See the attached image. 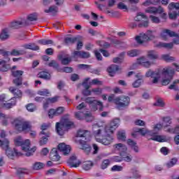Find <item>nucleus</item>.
<instances>
[{"mask_svg":"<svg viewBox=\"0 0 179 179\" xmlns=\"http://www.w3.org/2000/svg\"><path fill=\"white\" fill-rule=\"evenodd\" d=\"M118 125H120V120L115 119L105 127L93 126V135L96 142L106 146L111 144L114 138L110 134H113L118 128Z\"/></svg>","mask_w":179,"mask_h":179,"instance_id":"nucleus-1","label":"nucleus"},{"mask_svg":"<svg viewBox=\"0 0 179 179\" xmlns=\"http://www.w3.org/2000/svg\"><path fill=\"white\" fill-rule=\"evenodd\" d=\"M11 124L15 131L17 132H30V136L31 138H36L37 133L36 131H32L31 122L26 121L22 118L17 117L15 118L11 122Z\"/></svg>","mask_w":179,"mask_h":179,"instance_id":"nucleus-2","label":"nucleus"},{"mask_svg":"<svg viewBox=\"0 0 179 179\" xmlns=\"http://www.w3.org/2000/svg\"><path fill=\"white\" fill-rule=\"evenodd\" d=\"M15 145L16 146H21L22 150L26 152L25 156H27L28 157L33 156V153H34L37 149L36 147L30 148V140L27 139L23 141V139L20 136H18L15 139Z\"/></svg>","mask_w":179,"mask_h":179,"instance_id":"nucleus-3","label":"nucleus"},{"mask_svg":"<svg viewBox=\"0 0 179 179\" xmlns=\"http://www.w3.org/2000/svg\"><path fill=\"white\" fill-rule=\"evenodd\" d=\"M75 127L73 122L69 118H63L61 122L56 123V131L58 135L62 136L65 134L66 129H71Z\"/></svg>","mask_w":179,"mask_h":179,"instance_id":"nucleus-4","label":"nucleus"},{"mask_svg":"<svg viewBox=\"0 0 179 179\" xmlns=\"http://www.w3.org/2000/svg\"><path fill=\"white\" fill-rule=\"evenodd\" d=\"M141 135L142 136H145L146 135L148 141H155L156 142H166V136L157 135V132L152 131L148 129L141 128L140 131Z\"/></svg>","mask_w":179,"mask_h":179,"instance_id":"nucleus-5","label":"nucleus"},{"mask_svg":"<svg viewBox=\"0 0 179 179\" xmlns=\"http://www.w3.org/2000/svg\"><path fill=\"white\" fill-rule=\"evenodd\" d=\"M0 148L6 151V155L9 159H13L15 156H22V153L17 152L16 148H14V151H12L9 148V140L6 138L3 141L0 140Z\"/></svg>","mask_w":179,"mask_h":179,"instance_id":"nucleus-6","label":"nucleus"},{"mask_svg":"<svg viewBox=\"0 0 179 179\" xmlns=\"http://www.w3.org/2000/svg\"><path fill=\"white\" fill-rule=\"evenodd\" d=\"M162 76H164L162 80V86H167L173 80V78L174 77V74L176 73V71L174 69L168 66L162 70Z\"/></svg>","mask_w":179,"mask_h":179,"instance_id":"nucleus-7","label":"nucleus"},{"mask_svg":"<svg viewBox=\"0 0 179 179\" xmlns=\"http://www.w3.org/2000/svg\"><path fill=\"white\" fill-rule=\"evenodd\" d=\"M114 103L116 105L117 110H122L129 107L131 104V98L128 96H117L114 99Z\"/></svg>","mask_w":179,"mask_h":179,"instance_id":"nucleus-8","label":"nucleus"},{"mask_svg":"<svg viewBox=\"0 0 179 179\" xmlns=\"http://www.w3.org/2000/svg\"><path fill=\"white\" fill-rule=\"evenodd\" d=\"M85 101L90 106L93 111H96L98 108L99 111H103V103L101 101L94 100L92 97L86 98Z\"/></svg>","mask_w":179,"mask_h":179,"instance_id":"nucleus-9","label":"nucleus"},{"mask_svg":"<svg viewBox=\"0 0 179 179\" xmlns=\"http://www.w3.org/2000/svg\"><path fill=\"white\" fill-rule=\"evenodd\" d=\"M134 20L136 22H141L138 24V27H148L149 26V20H148V17L142 13H138L135 17Z\"/></svg>","mask_w":179,"mask_h":179,"instance_id":"nucleus-10","label":"nucleus"},{"mask_svg":"<svg viewBox=\"0 0 179 179\" xmlns=\"http://www.w3.org/2000/svg\"><path fill=\"white\" fill-rule=\"evenodd\" d=\"M91 136H92V134H90V131L89 130L80 129L77 132V138H83L85 142H87L88 141H90Z\"/></svg>","mask_w":179,"mask_h":179,"instance_id":"nucleus-11","label":"nucleus"},{"mask_svg":"<svg viewBox=\"0 0 179 179\" xmlns=\"http://www.w3.org/2000/svg\"><path fill=\"white\" fill-rule=\"evenodd\" d=\"M167 36H169V37H178V34L170 29H163L160 34V36L163 40H167Z\"/></svg>","mask_w":179,"mask_h":179,"instance_id":"nucleus-12","label":"nucleus"},{"mask_svg":"<svg viewBox=\"0 0 179 179\" xmlns=\"http://www.w3.org/2000/svg\"><path fill=\"white\" fill-rule=\"evenodd\" d=\"M164 12V9L162 6H158V8L156 7H148L145 9V13H150L152 15H156L157 13H163Z\"/></svg>","mask_w":179,"mask_h":179,"instance_id":"nucleus-13","label":"nucleus"},{"mask_svg":"<svg viewBox=\"0 0 179 179\" xmlns=\"http://www.w3.org/2000/svg\"><path fill=\"white\" fill-rule=\"evenodd\" d=\"M113 148L115 150V152H119L120 156L121 155H124V153H127V150H128V148L127 145L122 143H117L113 145Z\"/></svg>","mask_w":179,"mask_h":179,"instance_id":"nucleus-14","label":"nucleus"},{"mask_svg":"<svg viewBox=\"0 0 179 179\" xmlns=\"http://www.w3.org/2000/svg\"><path fill=\"white\" fill-rule=\"evenodd\" d=\"M57 148L60 152H62V153H63V155H64V156L69 155V153L71 152V146L66 145L64 143H59L58 145Z\"/></svg>","mask_w":179,"mask_h":179,"instance_id":"nucleus-15","label":"nucleus"},{"mask_svg":"<svg viewBox=\"0 0 179 179\" xmlns=\"http://www.w3.org/2000/svg\"><path fill=\"white\" fill-rule=\"evenodd\" d=\"M67 163L70 167H79L80 166V161L76 158V155L71 156L67 161Z\"/></svg>","mask_w":179,"mask_h":179,"instance_id":"nucleus-16","label":"nucleus"},{"mask_svg":"<svg viewBox=\"0 0 179 179\" xmlns=\"http://www.w3.org/2000/svg\"><path fill=\"white\" fill-rule=\"evenodd\" d=\"M67 163L70 167H79L80 166V161L76 158V155L71 156L67 161Z\"/></svg>","mask_w":179,"mask_h":179,"instance_id":"nucleus-17","label":"nucleus"},{"mask_svg":"<svg viewBox=\"0 0 179 179\" xmlns=\"http://www.w3.org/2000/svg\"><path fill=\"white\" fill-rule=\"evenodd\" d=\"M137 64H138L139 65H141L142 66H144V68H150V65H152V63L148 61V59H146V57H145V56H143L137 59Z\"/></svg>","mask_w":179,"mask_h":179,"instance_id":"nucleus-18","label":"nucleus"},{"mask_svg":"<svg viewBox=\"0 0 179 179\" xmlns=\"http://www.w3.org/2000/svg\"><path fill=\"white\" fill-rule=\"evenodd\" d=\"M150 41L152 40L148 37L146 34H141L139 36L136 37V41L138 44H143V43Z\"/></svg>","mask_w":179,"mask_h":179,"instance_id":"nucleus-19","label":"nucleus"},{"mask_svg":"<svg viewBox=\"0 0 179 179\" xmlns=\"http://www.w3.org/2000/svg\"><path fill=\"white\" fill-rule=\"evenodd\" d=\"M50 158L52 162H58L59 159H61V157L58 155V150H57V148L52 149L50 154Z\"/></svg>","mask_w":179,"mask_h":179,"instance_id":"nucleus-20","label":"nucleus"},{"mask_svg":"<svg viewBox=\"0 0 179 179\" xmlns=\"http://www.w3.org/2000/svg\"><path fill=\"white\" fill-rule=\"evenodd\" d=\"M120 69L118 65L112 64L108 68L107 71L110 76H114L115 73H117Z\"/></svg>","mask_w":179,"mask_h":179,"instance_id":"nucleus-21","label":"nucleus"},{"mask_svg":"<svg viewBox=\"0 0 179 179\" xmlns=\"http://www.w3.org/2000/svg\"><path fill=\"white\" fill-rule=\"evenodd\" d=\"M22 47L25 50H31L32 51H38L40 50V46L36 45V43L24 44Z\"/></svg>","mask_w":179,"mask_h":179,"instance_id":"nucleus-22","label":"nucleus"},{"mask_svg":"<svg viewBox=\"0 0 179 179\" xmlns=\"http://www.w3.org/2000/svg\"><path fill=\"white\" fill-rule=\"evenodd\" d=\"M9 91L13 93V94L15 96L14 97L16 99H21L22 97V91L17 88H15L14 87H10L9 88Z\"/></svg>","mask_w":179,"mask_h":179,"instance_id":"nucleus-23","label":"nucleus"},{"mask_svg":"<svg viewBox=\"0 0 179 179\" xmlns=\"http://www.w3.org/2000/svg\"><path fill=\"white\" fill-rule=\"evenodd\" d=\"M147 57L152 61H155V59H157L159 58V55L156 50H148L147 51Z\"/></svg>","mask_w":179,"mask_h":179,"instance_id":"nucleus-24","label":"nucleus"},{"mask_svg":"<svg viewBox=\"0 0 179 179\" xmlns=\"http://www.w3.org/2000/svg\"><path fill=\"white\" fill-rule=\"evenodd\" d=\"M45 13H50L52 16H55L58 13V7L56 6H52L48 8V9L44 10Z\"/></svg>","mask_w":179,"mask_h":179,"instance_id":"nucleus-25","label":"nucleus"},{"mask_svg":"<svg viewBox=\"0 0 179 179\" xmlns=\"http://www.w3.org/2000/svg\"><path fill=\"white\" fill-rule=\"evenodd\" d=\"M2 106L5 108H12V107H14V106H16V98L13 97L10 99V102L7 103L5 101V103H3Z\"/></svg>","mask_w":179,"mask_h":179,"instance_id":"nucleus-26","label":"nucleus"},{"mask_svg":"<svg viewBox=\"0 0 179 179\" xmlns=\"http://www.w3.org/2000/svg\"><path fill=\"white\" fill-rule=\"evenodd\" d=\"M38 78L41 79H45V80H50L51 79V74L47 71H41L38 74Z\"/></svg>","mask_w":179,"mask_h":179,"instance_id":"nucleus-27","label":"nucleus"},{"mask_svg":"<svg viewBox=\"0 0 179 179\" xmlns=\"http://www.w3.org/2000/svg\"><path fill=\"white\" fill-rule=\"evenodd\" d=\"M156 47H158L159 48H169L171 49L173 47H174V45H173V43L171 42L169 43H166L163 42H159L156 45Z\"/></svg>","mask_w":179,"mask_h":179,"instance_id":"nucleus-28","label":"nucleus"},{"mask_svg":"<svg viewBox=\"0 0 179 179\" xmlns=\"http://www.w3.org/2000/svg\"><path fill=\"white\" fill-rule=\"evenodd\" d=\"M48 128H50V125L43 124L41 125V129L42 130L40 135H45V136H50V131H47Z\"/></svg>","mask_w":179,"mask_h":179,"instance_id":"nucleus-29","label":"nucleus"},{"mask_svg":"<svg viewBox=\"0 0 179 179\" xmlns=\"http://www.w3.org/2000/svg\"><path fill=\"white\" fill-rule=\"evenodd\" d=\"M78 40H79V37L76 36V37H67L64 39V42L66 44H67V45H69V44H75L76 41H78Z\"/></svg>","mask_w":179,"mask_h":179,"instance_id":"nucleus-30","label":"nucleus"},{"mask_svg":"<svg viewBox=\"0 0 179 179\" xmlns=\"http://www.w3.org/2000/svg\"><path fill=\"white\" fill-rule=\"evenodd\" d=\"M45 166V165L44 164V163L36 162L33 164L32 169L33 170H36V171L43 170Z\"/></svg>","mask_w":179,"mask_h":179,"instance_id":"nucleus-31","label":"nucleus"},{"mask_svg":"<svg viewBox=\"0 0 179 179\" xmlns=\"http://www.w3.org/2000/svg\"><path fill=\"white\" fill-rule=\"evenodd\" d=\"M41 138L39 140L40 146H44V145H47V142H48V138L50 136H47L45 135H40Z\"/></svg>","mask_w":179,"mask_h":179,"instance_id":"nucleus-32","label":"nucleus"},{"mask_svg":"<svg viewBox=\"0 0 179 179\" xmlns=\"http://www.w3.org/2000/svg\"><path fill=\"white\" fill-rule=\"evenodd\" d=\"M178 162V159L177 158H172L169 162L166 164L167 169H171V167H174L177 162Z\"/></svg>","mask_w":179,"mask_h":179,"instance_id":"nucleus-33","label":"nucleus"},{"mask_svg":"<svg viewBox=\"0 0 179 179\" xmlns=\"http://www.w3.org/2000/svg\"><path fill=\"white\" fill-rule=\"evenodd\" d=\"M0 38L3 41H5V40H8V38H9V33L6 29L2 30L0 34Z\"/></svg>","mask_w":179,"mask_h":179,"instance_id":"nucleus-34","label":"nucleus"},{"mask_svg":"<svg viewBox=\"0 0 179 179\" xmlns=\"http://www.w3.org/2000/svg\"><path fill=\"white\" fill-rule=\"evenodd\" d=\"M130 172L133 174V177H129V178H141V174L136 168H133L131 169Z\"/></svg>","mask_w":179,"mask_h":179,"instance_id":"nucleus-35","label":"nucleus"},{"mask_svg":"<svg viewBox=\"0 0 179 179\" xmlns=\"http://www.w3.org/2000/svg\"><path fill=\"white\" fill-rule=\"evenodd\" d=\"M124 55H125V53L122 52L119 55V57L113 58L114 64H121V62L124 61Z\"/></svg>","mask_w":179,"mask_h":179,"instance_id":"nucleus-36","label":"nucleus"},{"mask_svg":"<svg viewBox=\"0 0 179 179\" xmlns=\"http://www.w3.org/2000/svg\"><path fill=\"white\" fill-rule=\"evenodd\" d=\"M38 44L41 45H49V44H54V41L51 39H41L38 41Z\"/></svg>","mask_w":179,"mask_h":179,"instance_id":"nucleus-37","label":"nucleus"},{"mask_svg":"<svg viewBox=\"0 0 179 179\" xmlns=\"http://www.w3.org/2000/svg\"><path fill=\"white\" fill-rule=\"evenodd\" d=\"M92 167L93 162H92L91 161L85 162L83 165V170H85V171H89V170H90V169H92Z\"/></svg>","mask_w":179,"mask_h":179,"instance_id":"nucleus-38","label":"nucleus"},{"mask_svg":"<svg viewBox=\"0 0 179 179\" xmlns=\"http://www.w3.org/2000/svg\"><path fill=\"white\" fill-rule=\"evenodd\" d=\"M0 65L2 66L1 68H0V71H1V72H8V65L6 64V61L0 59Z\"/></svg>","mask_w":179,"mask_h":179,"instance_id":"nucleus-39","label":"nucleus"},{"mask_svg":"<svg viewBox=\"0 0 179 179\" xmlns=\"http://www.w3.org/2000/svg\"><path fill=\"white\" fill-rule=\"evenodd\" d=\"M22 24H24V22L22 21H15L11 23L10 27H12V29H20Z\"/></svg>","mask_w":179,"mask_h":179,"instance_id":"nucleus-40","label":"nucleus"},{"mask_svg":"<svg viewBox=\"0 0 179 179\" xmlns=\"http://www.w3.org/2000/svg\"><path fill=\"white\" fill-rule=\"evenodd\" d=\"M117 139L119 141H125L127 136H125V131L120 130L117 132Z\"/></svg>","mask_w":179,"mask_h":179,"instance_id":"nucleus-41","label":"nucleus"},{"mask_svg":"<svg viewBox=\"0 0 179 179\" xmlns=\"http://www.w3.org/2000/svg\"><path fill=\"white\" fill-rule=\"evenodd\" d=\"M10 54L13 57H17L19 55H23L26 54V52H24V50H17L16 49H14L11 51Z\"/></svg>","mask_w":179,"mask_h":179,"instance_id":"nucleus-42","label":"nucleus"},{"mask_svg":"<svg viewBox=\"0 0 179 179\" xmlns=\"http://www.w3.org/2000/svg\"><path fill=\"white\" fill-rule=\"evenodd\" d=\"M110 163L111 162H110V159H104L101 163V169L102 170H106V169H107V167L110 166Z\"/></svg>","mask_w":179,"mask_h":179,"instance_id":"nucleus-43","label":"nucleus"},{"mask_svg":"<svg viewBox=\"0 0 179 179\" xmlns=\"http://www.w3.org/2000/svg\"><path fill=\"white\" fill-rule=\"evenodd\" d=\"M140 52H139V50H129L127 52V55L129 57H138V55H139Z\"/></svg>","mask_w":179,"mask_h":179,"instance_id":"nucleus-44","label":"nucleus"},{"mask_svg":"<svg viewBox=\"0 0 179 179\" xmlns=\"http://www.w3.org/2000/svg\"><path fill=\"white\" fill-rule=\"evenodd\" d=\"M179 80H175L173 83L169 87V89L171 90H178V87L176 85H178Z\"/></svg>","mask_w":179,"mask_h":179,"instance_id":"nucleus-45","label":"nucleus"},{"mask_svg":"<svg viewBox=\"0 0 179 179\" xmlns=\"http://www.w3.org/2000/svg\"><path fill=\"white\" fill-rule=\"evenodd\" d=\"M160 2V0H153L152 1H149L148 0H146L144 3H143V5L144 6H149L150 5H157Z\"/></svg>","mask_w":179,"mask_h":179,"instance_id":"nucleus-46","label":"nucleus"},{"mask_svg":"<svg viewBox=\"0 0 179 179\" xmlns=\"http://www.w3.org/2000/svg\"><path fill=\"white\" fill-rule=\"evenodd\" d=\"M169 19L176 20L177 19V17H178L179 14H178V12L173 11L172 10H171V12L169 13Z\"/></svg>","mask_w":179,"mask_h":179,"instance_id":"nucleus-47","label":"nucleus"},{"mask_svg":"<svg viewBox=\"0 0 179 179\" xmlns=\"http://www.w3.org/2000/svg\"><path fill=\"white\" fill-rule=\"evenodd\" d=\"M23 73H24V71L20 70L12 71V75L14 78H21Z\"/></svg>","mask_w":179,"mask_h":179,"instance_id":"nucleus-48","label":"nucleus"},{"mask_svg":"<svg viewBox=\"0 0 179 179\" xmlns=\"http://www.w3.org/2000/svg\"><path fill=\"white\" fill-rule=\"evenodd\" d=\"M120 156L123 157L124 162L127 163H131L132 162V157L131 155H126L125 152L124 154H120Z\"/></svg>","mask_w":179,"mask_h":179,"instance_id":"nucleus-49","label":"nucleus"},{"mask_svg":"<svg viewBox=\"0 0 179 179\" xmlns=\"http://www.w3.org/2000/svg\"><path fill=\"white\" fill-rule=\"evenodd\" d=\"M163 128V124H160V123H157L156 124L154 127H153V130L151 131L152 132H156L157 135H159L157 134V132H159V131H161V129Z\"/></svg>","mask_w":179,"mask_h":179,"instance_id":"nucleus-50","label":"nucleus"},{"mask_svg":"<svg viewBox=\"0 0 179 179\" xmlns=\"http://www.w3.org/2000/svg\"><path fill=\"white\" fill-rule=\"evenodd\" d=\"M48 66H50V68H54L55 69H57L58 68H59V64H58V63L57 62V61L55 60H51L49 63H48Z\"/></svg>","mask_w":179,"mask_h":179,"instance_id":"nucleus-51","label":"nucleus"},{"mask_svg":"<svg viewBox=\"0 0 179 179\" xmlns=\"http://www.w3.org/2000/svg\"><path fill=\"white\" fill-rule=\"evenodd\" d=\"M162 121L164 122V127H170L171 125V118L170 117H163Z\"/></svg>","mask_w":179,"mask_h":179,"instance_id":"nucleus-52","label":"nucleus"},{"mask_svg":"<svg viewBox=\"0 0 179 179\" xmlns=\"http://www.w3.org/2000/svg\"><path fill=\"white\" fill-rule=\"evenodd\" d=\"M0 118H3L2 122L3 125H8V119L10 118L9 115H5L3 113H0Z\"/></svg>","mask_w":179,"mask_h":179,"instance_id":"nucleus-53","label":"nucleus"},{"mask_svg":"<svg viewBox=\"0 0 179 179\" xmlns=\"http://www.w3.org/2000/svg\"><path fill=\"white\" fill-rule=\"evenodd\" d=\"M27 20L28 22H36V20H37V14L32 13V14L28 15Z\"/></svg>","mask_w":179,"mask_h":179,"instance_id":"nucleus-54","label":"nucleus"},{"mask_svg":"<svg viewBox=\"0 0 179 179\" xmlns=\"http://www.w3.org/2000/svg\"><path fill=\"white\" fill-rule=\"evenodd\" d=\"M13 82L14 85H15V86H20L22 84L23 78H22V77L15 78L13 80Z\"/></svg>","mask_w":179,"mask_h":179,"instance_id":"nucleus-55","label":"nucleus"},{"mask_svg":"<svg viewBox=\"0 0 179 179\" xmlns=\"http://www.w3.org/2000/svg\"><path fill=\"white\" fill-rule=\"evenodd\" d=\"M159 72L157 71H152V70H149L146 72L145 76L147 78H155V76L157 75Z\"/></svg>","mask_w":179,"mask_h":179,"instance_id":"nucleus-56","label":"nucleus"},{"mask_svg":"<svg viewBox=\"0 0 179 179\" xmlns=\"http://www.w3.org/2000/svg\"><path fill=\"white\" fill-rule=\"evenodd\" d=\"M73 71V69L72 67H64L62 69H58V72H66V73H71Z\"/></svg>","mask_w":179,"mask_h":179,"instance_id":"nucleus-57","label":"nucleus"},{"mask_svg":"<svg viewBox=\"0 0 179 179\" xmlns=\"http://www.w3.org/2000/svg\"><path fill=\"white\" fill-rule=\"evenodd\" d=\"M27 110L33 113V111H36V105L34 103H29L27 105Z\"/></svg>","mask_w":179,"mask_h":179,"instance_id":"nucleus-58","label":"nucleus"},{"mask_svg":"<svg viewBox=\"0 0 179 179\" xmlns=\"http://www.w3.org/2000/svg\"><path fill=\"white\" fill-rule=\"evenodd\" d=\"M162 59L164 61H166V62H170L171 61H174V59H175L174 57H171L169 55H162Z\"/></svg>","mask_w":179,"mask_h":179,"instance_id":"nucleus-59","label":"nucleus"},{"mask_svg":"<svg viewBox=\"0 0 179 179\" xmlns=\"http://www.w3.org/2000/svg\"><path fill=\"white\" fill-rule=\"evenodd\" d=\"M143 82V80L142 78H138L134 83H133L132 86L133 87H139Z\"/></svg>","mask_w":179,"mask_h":179,"instance_id":"nucleus-60","label":"nucleus"},{"mask_svg":"<svg viewBox=\"0 0 179 179\" xmlns=\"http://www.w3.org/2000/svg\"><path fill=\"white\" fill-rule=\"evenodd\" d=\"M38 94H39V96H48V94H50V91L47 89H43L38 91Z\"/></svg>","mask_w":179,"mask_h":179,"instance_id":"nucleus-61","label":"nucleus"},{"mask_svg":"<svg viewBox=\"0 0 179 179\" xmlns=\"http://www.w3.org/2000/svg\"><path fill=\"white\" fill-rule=\"evenodd\" d=\"M83 150H84L85 155H90V150H92V148L90 145H85L83 146Z\"/></svg>","mask_w":179,"mask_h":179,"instance_id":"nucleus-62","label":"nucleus"},{"mask_svg":"<svg viewBox=\"0 0 179 179\" xmlns=\"http://www.w3.org/2000/svg\"><path fill=\"white\" fill-rule=\"evenodd\" d=\"M91 84L92 85H96L97 86H102L103 81L99 80V78H95V79H93L91 81Z\"/></svg>","mask_w":179,"mask_h":179,"instance_id":"nucleus-63","label":"nucleus"},{"mask_svg":"<svg viewBox=\"0 0 179 179\" xmlns=\"http://www.w3.org/2000/svg\"><path fill=\"white\" fill-rule=\"evenodd\" d=\"M72 61L71 57H65L62 59V65H69V64Z\"/></svg>","mask_w":179,"mask_h":179,"instance_id":"nucleus-64","label":"nucleus"}]
</instances>
